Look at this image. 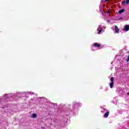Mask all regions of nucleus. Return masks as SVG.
<instances>
[{
	"label": "nucleus",
	"instance_id": "f257e3e1",
	"mask_svg": "<svg viewBox=\"0 0 129 129\" xmlns=\"http://www.w3.org/2000/svg\"><path fill=\"white\" fill-rule=\"evenodd\" d=\"M111 82L110 83V88H113V84H114V83H113V81H114V78L113 77H111L110 78Z\"/></svg>",
	"mask_w": 129,
	"mask_h": 129
},
{
	"label": "nucleus",
	"instance_id": "f03ea898",
	"mask_svg": "<svg viewBox=\"0 0 129 129\" xmlns=\"http://www.w3.org/2000/svg\"><path fill=\"white\" fill-rule=\"evenodd\" d=\"M115 32L116 33V34H118L119 33V29H118V27H117V26L115 25Z\"/></svg>",
	"mask_w": 129,
	"mask_h": 129
},
{
	"label": "nucleus",
	"instance_id": "7ed1b4c3",
	"mask_svg": "<svg viewBox=\"0 0 129 129\" xmlns=\"http://www.w3.org/2000/svg\"><path fill=\"white\" fill-rule=\"evenodd\" d=\"M123 30L124 31H126V32H127V31H129V25H125L124 27Z\"/></svg>",
	"mask_w": 129,
	"mask_h": 129
},
{
	"label": "nucleus",
	"instance_id": "20e7f679",
	"mask_svg": "<svg viewBox=\"0 0 129 129\" xmlns=\"http://www.w3.org/2000/svg\"><path fill=\"white\" fill-rule=\"evenodd\" d=\"M101 45L99 43H94V46L96 47L97 48H99L100 47Z\"/></svg>",
	"mask_w": 129,
	"mask_h": 129
},
{
	"label": "nucleus",
	"instance_id": "39448f33",
	"mask_svg": "<svg viewBox=\"0 0 129 129\" xmlns=\"http://www.w3.org/2000/svg\"><path fill=\"white\" fill-rule=\"evenodd\" d=\"M125 3H126V5H128V4H129V0H126V2L124 1H122L121 4L122 5H125Z\"/></svg>",
	"mask_w": 129,
	"mask_h": 129
},
{
	"label": "nucleus",
	"instance_id": "423d86ee",
	"mask_svg": "<svg viewBox=\"0 0 129 129\" xmlns=\"http://www.w3.org/2000/svg\"><path fill=\"white\" fill-rule=\"evenodd\" d=\"M108 115H109V112L107 111L104 115V117H108Z\"/></svg>",
	"mask_w": 129,
	"mask_h": 129
},
{
	"label": "nucleus",
	"instance_id": "0eeeda50",
	"mask_svg": "<svg viewBox=\"0 0 129 129\" xmlns=\"http://www.w3.org/2000/svg\"><path fill=\"white\" fill-rule=\"evenodd\" d=\"M37 117V114L33 113L32 115V118H36Z\"/></svg>",
	"mask_w": 129,
	"mask_h": 129
},
{
	"label": "nucleus",
	"instance_id": "6e6552de",
	"mask_svg": "<svg viewBox=\"0 0 129 129\" xmlns=\"http://www.w3.org/2000/svg\"><path fill=\"white\" fill-rule=\"evenodd\" d=\"M124 12V9H121L118 11L119 14H122Z\"/></svg>",
	"mask_w": 129,
	"mask_h": 129
},
{
	"label": "nucleus",
	"instance_id": "1a4fd4ad",
	"mask_svg": "<svg viewBox=\"0 0 129 129\" xmlns=\"http://www.w3.org/2000/svg\"><path fill=\"white\" fill-rule=\"evenodd\" d=\"M126 60L127 61V62H128V61H129V54L128 55V59H126Z\"/></svg>",
	"mask_w": 129,
	"mask_h": 129
},
{
	"label": "nucleus",
	"instance_id": "9d476101",
	"mask_svg": "<svg viewBox=\"0 0 129 129\" xmlns=\"http://www.w3.org/2000/svg\"><path fill=\"white\" fill-rule=\"evenodd\" d=\"M102 32V30L100 29L99 30V33H101Z\"/></svg>",
	"mask_w": 129,
	"mask_h": 129
},
{
	"label": "nucleus",
	"instance_id": "9b49d317",
	"mask_svg": "<svg viewBox=\"0 0 129 129\" xmlns=\"http://www.w3.org/2000/svg\"><path fill=\"white\" fill-rule=\"evenodd\" d=\"M127 95H129V92L127 93Z\"/></svg>",
	"mask_w": 129,
	"mask_h": 129
},
{
	"label": "nucleus",
	"instance_id": "f8f14e48",
	"mask_svg": "<svg viewBox=\"0 0 129 129\" xmlns=\"http://www.w3.org/2000/svg\"><path fill=\"white\" fill-rule=\"evenodd\" d=\"M109 0H105L106 2H108Z\"/></svg>",
	"mask_w": 129,
	"mask_h": 129
},
{
	"label": "nucleus",
	"instance_id": "ddd939ff",
	"mask_svg": "<svg viewBox=\"0 0 129 129\" xmlns=\"http://www.w3.org/2000/svg\"><path fill=\"white\" fill-rule=\"evenodd\" d=\"M121 19H122V17H121L119 20H121Z\"/></svg>",
	"mask_w": 129,
	"mask_h": 129
},
{
	"label": "nucleus",
	"instance_id": "4468645a",
	"mask_svg": "<svg viewBox=\"0 0 129 129\" xmlns=\"http://www.w3.org/2000/svg\"><path fill=\"white\" fill-rule=\"evenodd\" d=\"M107 13H108V14H109V12H108Z\"/></svg>",
	"mask_w": 129,
	"mask_h": 129
}]
</instances>
